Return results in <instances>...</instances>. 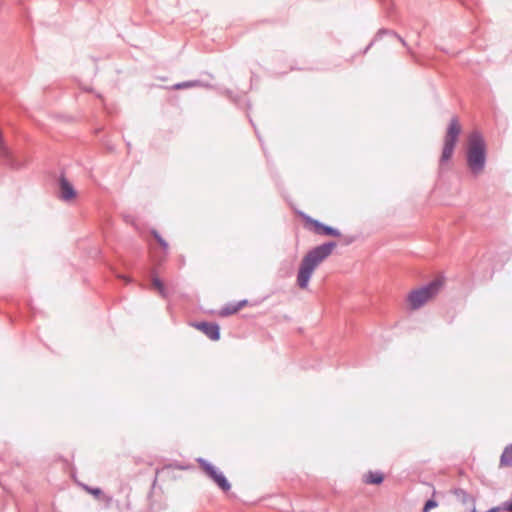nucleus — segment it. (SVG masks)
Listing matches in <instances>:
<instances>
[{"label":"nucleus","instance_id":"nucleus-18","mask_svg":"<svg viewBox=\"0 0 512 512\" xmlns=\"http://www.w3.org/2000/svg\"><path fill=\"white\" fill-rule=\"evenodd\" d=\"M84 487L88 492H90L95 497H99L100 495H102V490L98 487H89V486H84Z\"/></svg>","mask_w":512,"mask_h":512},{"label":"nucleus","instance_id":"nucleus-22","mask_svg":"<svg viewBox=\"0 0 512 512\" xmlns=\"http://www.w3.org/2000/svg\"><path fill=\"white\" fill-rule=\"evenodd\" d=\"M247 303H248V301H247L246 299H243V300H240V301L236 302L237 307L239 308V310H240L241 308H243L244 306H246V305H247Z\"/></svg>","mask_w":512,"mask_h":512},{"label":"nucleus","instance_id":"nucleus-10","mask_svg":"<svg viewBox=\"0 0 512 512\" xmlns=\"http://www.w3.org/2000/svg\"><path fill=\"white\" fill-rule=\"evenodd\" d=\"M383 481L384 475L379 471H369L364 477V482L366 484L380 485Z\"/></svg>","mask_w":512,"mask_h":512},{"label":"nucleus","instance_id":"nucleus-3","mask_svg":"<svg viewBox=\"0 0 512 512\" xmlns=\"http://www.w3.org/2000/svg\"><path fill=\"white\" fill-rule=\"evenodd\" d=\"M442 287L440 279H434L428 284L412 290L408 296L407 301L412 310L421 308L425 303L438 294Z\"/></svg>","mask_w":512,"mask_h":512},{"label":"nucleus","instance_id":"nucleus-23","mask_svg":"<svg viewBox=\"0 0 512 512\" xmlns=\"http://www.w3.org/2000/svg\"><path fill=\"white\" fill-rule=\"evenodd\" d=\"M503 510V504L501 506L492 507L487 512H499Z\"/></svg>","mask_w":512,"mask_h":512},{"label":"nucleus","instance_id":"nucleus-14","mask_svg":"<svg viewBox=\"0 0 512 512\" xmlns=\"http://www.w3.org/2000/svg\"><path fill=\"white\" fill-rule=\"evenodd\" d=\"M201 84L202 83L200 80L184 81V82L176 83L175 85H173V89L180 90V89L200 86Z\"/></svg>","mask_w":512,"mask_h":512},{"label":"nucleus","instance_id":"nucleus-5","mask_svg":"<svg viewBox=\"0 0 512 512\" xmlns=\"http://www.w3.org/2000/svg\"><path fill=\"white\" fill-rule=\"evenodd\" d=\"M197 463L205 474L223 491L228 492L231 489V484L226 476L220 472L214 465L204 458H197Z\"/></svg>","mask_w":512,"mask_h":512},{"label":"nucleus","instance_id":"nucleus-15","mask_svg":"<svg viewBox=\"0 0 512 512\" xmlns=\"http://www.w3.org/2000/svg\"><path fill=\"white\" fill-rule=\"evenodd\" d=\"M454 495L457 497L458 500L462 501L463 503H467L469 500H473L471 496L461 488H456L453 491Z\"/></svg>","mask_w":512,"mask_h":512},{"label":"nucleus","instance_id":"nucleus-19","mask_svg":"<svg viewBox=\"0 0 512 512\" xmlns=\"http://www.w3.org/2000/svg\"><path fill=\"white\" fill-rule=\"evenodd\" d=\"M503 504V511L512 512V499L510 501H506Z\"/></svg>","mask_w":512,"mask_h":512},{"label":"nucleus","instance_id":"nucleus-9","mask_svg":"<svg viewBox=\"0 0 512 512\" xmlns=\"http://www.w3.org/2000/svg\"><path fill=\"white\" fill-rule=\"evenodd\" d=\"M383 35H391L392 37L397 38L403 46L407 45L406 41L400 35H398L395 31L382 28L377 32L374 40L368 45V47L365 49V52L373 45L374 41L381 39L383 37Z\"/></svg>","mask_w":512,"mask_h":512},{"label":"nucleus","instance_id":"nucleus-12","mask_svg":"<svg viewBox=\"0 0 512 512\" xmlns=\"http://www.w3.org/2000/svg\"><path fill=\"white\" fill-rule=\"evenodd\" d=\"M152 285L155 289H157V291L159 292V294L163 297V298H166L168 296V293H167V290H166V287L165 285L163 284V282L161 281L160 278L158 277H153L152 278Z\"/></svg>","mask_w":512,"mask_h":512},{"label":"nucleus","instance_id":"nucleus-17","mask_svg":"<svg viewBox=\"0 0 512 512\" xmlns=\"http://www.w3.org/2000/svg\"><path fill=\"white\" fill-rule=\"evenodd\" d=\"M437 505H438L437 501L433 498H430L425 502V504L422 508V512H429L431 509L437 507Z\"/></svg>","mask_w":512,"mask_h":512},{"label":"nucleus","instance_id":"nucleus-11","mask_svg":"<svg viewBox=\"0 0 512 512\" xmlns=\"http://www.w3.org/2000/svg\"><path fill=\"white\" fill-rule=\"evenodd\" d=\"M500 465L504 467L512 466V443L503 450L500 457Z\"/></svg>","mask_w":512,"mask_h":512},{"label":"nucleus","instance_id":"nucleus-20","mask_svg":"<svg viewBox=\"0 0 512 512\" xmlns=\"http://www.w3.org/2000/svg\"><path fill=\"white\" fill-rule=\"evenodd\" d=\"M354 241H355V237L354 236H345V237H343V243L345 245H350Z\"/></svg>","mask_w":512,"mask_h":512},{"label":"nucleus","instance_id":"nucleus-13","mask_svg":"<svg viewBox=\"0 0 512 512\" xmlns=\"http://www.w3.org/2000/svg\"><path fill=\"white\" fill-rule=\"evenodd\" d=\"M239 311L236 303H228L220 310V315L223 317L230 316Z\"/></svg>","mask_w":512,"mask_h":512},{"label":"nucleus","instance_id":"nucleus-6","mask_svg":"<svg viewBox=\"0 0 512 512\" xmlns=\"http://www.w3.org/2000/svg\"><path fill=\"white\" fill-rule=\"evenodd\" d=\"M303 219L307 224L313 226V231L318 235L341 237V232L332 226L324 224L308 215H303Z\"/></svg>","mask_w":512,"mask_h":512},{"label":"nucleus","instance_id":"nucleus-2","mask_svg":"<svg viewBox=\"0 0 512 512\" xmlns=\"http://www.w3.org/2000/svg\"><path fill=\"white\" fill-rule=\"evenodd\" d=\"M486 158L485 140L480 132L473 131L468 137L466 162L474 176L482 173L486 165Z\"/></svg>","mask_w":512,"mask_h":512},{"label":"nucleus","instance_id":"nucleus-16","mask_svg":"<svg viewBox=\"0 0 512 512\" xmlns=\"http://www.w3.org/2000/svg\"><path fill=\"white\" fill-rule=\"evenodd\" d=\"M151 235L159 243V245L163 248L164 251L168 250L167 241L159 234V232L157 230H155V229L151 230Z\"/></svg>","mask_w":512,"mask_h":512},{"label":"nucleus","instance_id":"nucleus-21","mask_svg":"<svg viewBox=\"0 0 512 512\" xmlns=\"http://www.w3.org/2000/svg\"><path fill=\"white\" fill-rule=\"evenodd\" d=\"M117 278L124 280L126 284H128V283H131V282H132V279H131L130 277H127V276H124V275H120V274H118V275H117Z\"/></svg>","mask_w":512,"mask_h":512},{"label":"nucleus","instance_id":"nucleus-8","mask_svg":"<svg viewBox=\"0 0 512 512\" xmlns=\"http://www.w3.org/2000/svg\"><path fill=\"white\" fill-rule=\"evenodd\" d=\"M59 198L63 201H70L76 197V190L68 179L62 174L59 177Z\"/></svg>","mask_w":512,"mask_h":512},{"label":"nucleus","instance_id":"nucleus-1","mask_svg":"<svg viewBox=\"0 0 512 512\" xmlns=\"http://www.w3.org/2000/svg\"><path fill=\"white\" fill-rule=\"evenodd\" d=\"M336 245L334 241L325 242L309 250L302 258L297 273V285L301 289L308 287L314 270L322 261L332 254Z\"/></svg>","mask_w":512,"mask_h":512},{"label":"nucleus","instance_id":"nucleus-7","mask_svg":"<svg viewBox=\"0 0 512 512\" xmlns=\"http://www.w3.org/2000/svg\"><path fill=\"white\" fill-rule=\"evenodd\" d=\"M193 327L204 333L210 340L220 339V326L215 322L200 321L192 324Z\"/></svg>","mask_w":512,"mask_h":512},{"label":"nucleus","instance_id":"nucleus-4","mask_svg":"<svg viewBox=\"0 0 512 512\" xmlns=\"http://www.w3.org/2000/svg\"><path fill=\"white\" fill-rule=\"evenodd\" d=\"M460 133L461 126L459 124V121L456 117H453L450 120L444 138V146L442 149V154L439 159L440 167H442L446 162H448L452 158Z\"/></svg>","mask_w":512,"mask_h":512}]
</instances>
